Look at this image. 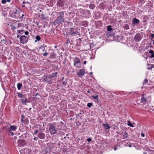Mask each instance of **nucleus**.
Masks as SVG:
<instances>
[{
  "label": "nucleus",
  "instance_id": "1",
  "mask_svg": "<svg viewBox=\"0 0 154 154\" xmlns=\"http://www.w3.org/2000/svg\"><path fill=\"white\" fill-rule=\"evenodd\" d=\"M64 12L65 11H62L58 13L56 20L53 22L54 25H56L57 24L61 23L64 22Z\"/></svg>",
  "mask_w": 154,
  "mask_h": 154
},
{
  "label": "nucleus",
  "instance_id": "2",
  "mask_svg": "<svg viewBox=\"0 0 154 154\" xmlns=\"http://www.w3.org/2000/svg\"><path fill=\"white\" fill-rule=\"evenodd\" d=\"M70 33H69V35H71V37L72 36H75L77 35H79L80 33L78 30L77 27L74 26L69 29Z\"/></svg>",
  "mask_w": 154,
  "mask_h": 154
},
{
  "label": "nucleus",
  "instance_id": "3",
  "mask_svg": "<svg viewBox=\"0 0 154 154\" xmlns=\"http://www.w3.org/2000/svg\"><path fill=\"white\" fill-rule=\"evenodd\" d=\"M73 65L74 66L78 68H80L81 66V61L80 59L78 57H75L73 59Z\"/></svg>",
  "mask_w": 154,
  "mask_h": 154
},
{
  "label": "nucleus",
  "instance_id": "4",
  "mask_svg": "<svg viewBox=\"0 0 154 154\" xmlns=\"http://www.w3.org/2000/svg\"><path fill=\"white\" fill-rule=\"evenodd\" d=\"M49 131L51 135L54 134L57 132V130L55 127L52 123L49 124Z\"/></svg>",
  "mask_w": 154,
  "mask_h": 154
},
{
  "label": "nucleus",
  "instance_id": "5",
  "mask_svg": "<svg viewBox=\"0 0 154 154\" xmlns=\"http://www.w3.org/2000/svg\"><path fill=\"white\" fill-rule=\"evenodd\" d=\"M17 128V126L15 125H11L10 127L8 126H5L4 127V129L6 130V132H11L12 131H16Z\"/></svg>",
  "mask_w": 154,
  "mask_h": 154
},
{
  "label": "nucleus",
  "instance_id": "6",
  "mask_svg": "<svg viewBox=\"0 0 154 154\" xmlns=\"http://www.w3.org/2000/svg\"><path fill=\"white\" fill-rule=\"evenodd\" d=\"M20 41L23 44L27 43L28 40L27 36L24 35H22L19 38Z\"/></svg>",
  "mask_w": 154,
  "mask_h": 154
},
{
  "label": "nucleus",
  "instance_id": "7",
  "mask_svg": "<svg viewBox=\"0 0 154 154\" xmlns=\"http://www.w3.org/2000/svg\"><path fill=\"white\" fill-rule=\"evenodd\" d=\"M143 36L141 35L140 33H136L134 38V41L136 42H140L142 39Z\"/></svg>",
  "mask_w": 154,
  "mask_h": 154
},
{
  "label": "nucleus",
  "instance_id": "8",
  "mask_svg": "<svg viewBox=\"0 0 154 154\" xmlns=\"http://www.w3.org/2000/svg\"><path fill=\"white\" fill-rule=\"evenodd\" d=\"M64 4L65 2L63 0H59L57 3V6L61 8L63 7L64 6Z\"/></svg>",
  "mask_w": 154,
  "mask_h": 154
},
{
  "label": "nucleus",
  "instance_id": "9",
  "mask_svg": "<svg viewBox=\"0 0 154 154\" xmlns=\"http://www.w3.org/2000/svg\"><path fill=\"white\" fill-rule=\"evenodd\" d=\"M25 140L23 139H19L18 140V146L21 147L24 146L25 144Z\"/></svg>",
  "mask_w": 154,
  "mask_h": 154
},
{
  "label": "nucleus",
  "instance_id": "10",
  "mask_svg": "<svg viewBox=\"0 0 154 154\" xmlns=\"http://www.w3.org/2000/svg\"><path fill=\"white\" fill-rule=\"evenodd\" d=\"M19 152L21 154H30L29 153V150L27 148L21 149L19 150Z\"/></svg>",
  "mask_w": 154,
  "mask_h": 154
},
{
  "label": "nucleus",
  "instance_id": "11",
  "mask_svg": "<svg viewBox=\"0 0 154 154\" xmlns=\"http://www.w3.org/2000/svg\"><path fill=\"white\" fill-rule=\"evenodd\" d=\"M11 17L14 18L16 19H18L20 17V16L18 13L16 11L13 13L11 16Z\"/></svg>",
  "mask_w": 154,
  "mask_h": 154
},
{
  "label": "nucleus",
  "instance_id": "12",
  "mask_svg": "<svg viewBox=\"0 0 154 154\" xmlns=\"http://www.w3.org/2000/svg\"><path fill=\"white\" fill-rule=\"evenodd\" d=\"M85 73V69H81L79 70V72L77 73V75L79 77H81L84 75Z\"/></svg>",
  "mask_w": 154,
  "mask_h": 154
},
{
  "label": "nucleus",
  "instance_id": "13",
  "mask_svg": "<svg viewBox=\"0 0 154 154\" xmlns=\"http://www.w3.org/2000/svg\"><path fill=\"white\" fill-rule=\"evenodd\" d=\"M38 138L41 140H44L45 137V134L41 132L38 133Z\"/></svg>",
  "mask_w": 154,
  "mask_h": 154
},
{
  "label": "nucleus",
  "instance_id": "14",
  "mask_svg": "<svg viewBox=\"0 0 154 154\" xmlns=\"http://www.w3.org/2000/svg\"><path fill=\"white\" fill-rule=\"evenodd\" d=\"M132 23L134 25H136L138 24L140 22V20L136 18H133L132 20Z\"/></svg>",
  "mask_w": 154,
  "mask_h": 154
},
{
  "label": "nucleus",
  "instance_id": "15",
  "mask_svg": "<svg viewBox=\"0 0 154 154\" xmlns=\"http://www.w3.org/2000/svg\"><path fill=\"white\" fill-rule=\"evenodd\" d=\"M21 136L23 138L27 139L29 138V137L30 136V134H29L25 133H24Z\"/></svg>",
  "mask_w": 154,
  "mask_h": 154
},
{
  "label": "nucleus",
  "instance_id": "16",
  "mask_svg": "<svg viewBox=\"0 0 154 154\" xmlns=\"http://www.w3.org/2000/svg\"><path fill=\"white\" fill-rule=\"evenodd\" d=\"M57 72H56L55 73H52V74L49 75V76L50 79H51L52 78H55L57 76Z\"/></svg>",
  "mask_w": 154,
  "mask_h": 154
},
{
  "label": "nucleus",
  "instance_id": "17",
  "mask_svg": "<svg viewBox=\"0 0 154 154\" xmlns=\"http://www.w3.org/2000/svg\"><path fill=\"white\" fill-rule=\"evenodd\" d=\"M50 58L52 59H55L56 58V54L54 52H53L50 54Z\"/></svg>",
  "mask_w": 154,
  "mask_h": 154
},
{
  "label": "nucleus",
  "instance_id": "18",
  "mask_svg": "<svg viewBox=\"0 0 154 154\" xmlns=\"http://www.w3.org/2000/svg\"><path fill=\"white\" fill-rule=\"evenodd\" d=\"M88 25V22L87 21H83L82 23V25L85 27H87Z\"/></svg>",
  "mask_w": 154,
  "mask_h": 154
},
{
  "label": "nucleus",
  "instance_id": "19",
  "mask_svg": "<svg viewBox=\"0 0 154 154\" xmlns=\"http://www.w3.org/2000/svg\"><path fill=\"white\" fill-rule=\"evenodd\" d=\"M17 94H18V97L19 98H22L26 96L25 94H23L17 92Z\"/></svg>",
  "mask_w": 154,
  "mask_h": 154
},
{
  "label": "nucleus",
  "instance_id": "20",
  "mask_svg": "<svg viewBox=\"0 0 154 154\" xmlns=\"http://www.w3.org/2000/svg\"><path fill=\"white\" fill-rule=\"evenodd\" d=\"M103 125L105 129L106 130L110 128V127L108 123L103 124Z\"/></svg>",
  "mask_w": 154,
  "mask_h": 154
},
{
  "label": "nucleus",
  "instance_id": "21",
  "mask_svg": "<svg viewBox=\"0 0 154 154\" xmlns=\"http://www.w3.org/2000/svg\"><path fill=\"white\" fill-rule=\"evenodd\" d=\"M45 78L43 79V82H45V81H47L48 82V81L50 79V78H49V75L48 76H44Z\"/></svg>",
  "mask_w": 154,
  "mask_h": 154
},
{
  "label": "nucleus",
  "instance_id": "22",
  "mask_svg": "<svg viewBox=\"0 0 154 154\" xmlns=\"http://www.w3.org/2000/svg\"><path fill=\"white\" fill-rule=\"evenodd\" d=\"M128 138V133L126 132H125L124 133L123 135V138L124 139H127Z\"/></svg>",
  "mask_w": 154,
  "mask_h": 154
},
{
  "label": "nucleus",
  "instance_id": "23",
  "mask_svg": "<svg viewBox=\"0 0 154 154\" xmlns=\"http://www.w3.org/2000/svg\"><path fill=\"white\" fill-rule=\"evenodd\" d=\"M146 102V99L144 98L143 95H142L141 97L140 102L141 103H144Z\"/></svg>",
  "mask_w": 154,
  "mask_h": 154
},
{
  "label": "nucleus",
  "instance_id": "24",
  "mask_svg": "<svg viewBox=\"0 0 154 154\" xmlns=\"http://www.w3.org/2000/svg\"><path fill=\"white\" fill-rule=\"evenodd\" d=\"M123 27L124 29L126 30H128L130 29L129 25L128 24H125Z\"/></svg>",
  "mask_w": 154,
  "mask_h": 154
},
{
  "label": "nucleus",
  "instance_id": "25",
  "mask_svg": "<svg viewBox=\"0 0 154 154\" xmlns=\"http://www.w3.org/2000/svg\"><path fill=\"white\" fill-rule=\"evenodd\" d=\"M149 53L151 54V56H150L151 58H152L154 57V52L153 50H150L149 51Z\"/></svg>",
  "mask_w": 154,
  "mask_h": 154
},
{
  "label": "nucleus",
  "instance_id": "26",
  "mask_svg": "<svg viewBox=\"0 0 154 154\" xmlns=\"http://www.w3.org/2000/svg\"><path fill=\"white\" fill-rule=\"evenodd\" d=\"M17 86L18 89L20 90L22 86V84L21 83H18L17 84Z\"/></svg>",
  "mask_w": 154,
  "mask_h": 154
},
{
  "label": "nucleus",
  "instance_id": "27",
  "mask_svg": "<svg viewBox=\"0 0 154 154\" xmlns=\"http://www.w3.org/2000/svg\"><path fill=\"white\" fill-rule=\"evenodd\" d=\"M23 123L26 125L28 124V123H29V121L28 119L27 118L24 120Z\"/></svg>",
  "mask_w": 154,
  "mask_h": 154
},
{
  "label": "nucleus",
  "instance_id": "28",
  "mask_svg": "<svg viewBox=\"0 0 154 154\" xmlns=\"http://www.w3.org/2000/svg\"><path fill=\"white\" fill-rule=\"evenodd\" d=\"M95 5L93 4H91L89 6L90 9H93L95 8Z\"/></svg>",
  "mask_w": 154,
  "mask_h": 154
},
{
  "label": "nucleus",
  "instance_id": "29",
  "mask_svg": "<svg viewBox=\"0 0 154 154\" xmlns=\"http://www.w3.org/2000/svg\"><path fill=\"white\" fill-rule=\"evenodd\" d=\"M11 0H2L1 2L3 4H5L7 2H10Z\"/></svg>",
  "mask_w": 154,
  "mask_h": 154
},
{
  "label": "nucleus",
  "instance_id": "30",
  "mask_svg": "<svg viewBox=\"0 0 154 154\" xmlns=\"http://www.w3.org/2000/svg\"><path fill=\"white\" fill-rule=\"evenodd\" d=\"M127 124L128 126H129L131 127H134V126L132 125L131 121H128V122Z\"/></svg>",
  "mask_w": 154,
  "mask_h": 154
},
{
  "label": "nucleus",
  "instance_id": "31",
  "mask_svg": "<svg viewBox=\"0 0 154 154\" xmlns=\"http://www.w3.org/2000/svg\"><path fill=\"white\" fill-rule=\"evenodd\" d=\"M35 39L36 40L35 41V42H36L37 41H39L40 39V37L39 35H37L35 37Z\"/></svg>",
  "mask_w": 154,
  "mask_h": 154
},
{
  "label": "nucleus",
  "instance_id": "32",
  "mask_svg": "<svg viewBox=\"0 0 154 154\" xmlns=\"http://www.w3.org/2000/svg\"><path fill=\"white\" fill-rule=\"evenodd\" d=\"M107 30L108 31H111L113 29L111 28V26L109 25L107 26Z\"/></svg>",
  "mask_w": 154,
  "mask_h": 154
},
{
  "label": "nucleus",
  "instance_id": "33",
  "mask_svg": "<svg viewBox=\"0 0 154 154\" xmlns=\"http://www.w3.org/2000/svg\"><path fill=\"white\" fill-rule=\"evenodd\" d=\"M29 102V101H28L27 98L25 97L23 102V104H26V103Z\"/></svg>",
  "mask_w": 154,
  "mask_h": 154
},
{
  "label": "nucleus",
  "instance_id": "34",
  "mask_svg": "<svg viewBox=\"0 0 154 154\" xmlns=\"http://www.w3.org/2000/svg\"><path fill=\"white\" fill-rule=\"evenodd\" d=\"M87 106L89 108L93 106V103H88L87 105Z\"/></svg>",
  "mask_w": 154,
  "mask_h": 154
},
{
  "label": "nucleus",
  "instance_id": "35",
  "mask_svg": "<svg viewBox=\"0 0 154 154\" xmlns=\"http://www.w3.org/2000/svg\"><path fill=\"white\" fill-rule=\"evenodd\" d=\"M66 23L68 26H71L72 25V23L70 21L66 22Z\"/></svg>",
  "mask_w": 154,
  "mask_h": 154
},
{
  "label": "nucleus",
  "instance_id": "36",
  "mask_svg": "<svg viewBox=\"0 0 154 154\" xmlns=\"http://www.w3.org/2000/svg\"><path fill=\"white\" fill-rule=\"evenodd\" d=\"M148 67L147 69H151L152 68V67H151V64H147Z\"/></svg>",
  "mask_w": 154,
  "mask_h": 154
},
{
  "label": "nucleus",
  "instance_id": "37",
  "mask_svg": "<svg viewBox=\"0 0 154 154\" xmlns=\"http://www.w3.org/2000/svg\"><path fill=\"white\" fill-rule=\"evenodd\" d=\"M40 130H41V129H39V130H36L34 131V133L33 134V135H35L37 132H38Z\"/></svg>",
  "mask_w": 154,
  "mask_h": 154
},
{
  "label": "nucleus",
  "instance_id": "38",
  "mask_svg": "<svg viewBox=\"0 0 154 154\" xmlns=\"http://www.w3.org/2000/svg\"><path fill=\"white\" fill-rule=\"evenodd\" d=\"M91 97L94 99L95 100H97L98 98V95H97L96 96H91Z\"/></svg>",
  "mask_w": 154,
  "mask_h": 154
},
{
  "label": "nucleus",
  "instance_id": "39",
  "mask_svg": "<svg viewBox=\"0 0 154 154\" xmlns=\"http://www.w3.org/2000/svg\"><path fill=\"white\" fill-rule=\"evenodd\" d=\"M148 82V80L147 79H145L143 82V85L146 84Z\"/></svg>",
  "mask_w": 154,
  "mask_h": 154
},
{
  "label": "nucleus",
  "instance_id": "40",
  "mask_svg": "<svg viewBox=\"0 0 154 154\" xmlns=\"http://www.w3.org/2000/svg\"><path fill=\"white\" fill-rule=\"evenodd\" d=\"M69 40L68 38H66V42H65V43L66 44H68L69 43Z\"/></svg>",
  "mask_w": 154,
  "mask_h": 154
},
{
  "label": "nucleus",
  "instance_id": "41",
  "mask_svg": "<svg viewBox=\"0 0 154 154\" xmlns=\"http://www.w3.org/2000/svg\"><path fill=\"white\" fill-rule=\"evenodd\" d=\"M150 36L151 37V40L153 41V38L154 37V34H151L150 35Z\"/></svg>",
  "mask_w": 154,
  "mask_h": 154
},
{
  "label": "nucleus",
  "instance_id": "42",
  "mask_svg": "<svg viewBox=\"0 0 154 154\" xmlns=\"http://www.w3.org/2000/svg\"><path fill=\"white\" fill-rule=\"evenodd\" d=\"M7 133H10V135H11L12 136H13L14 135V133L12 132V131L11 132H6Z\"/></svg>",
  "mask_w": 154,
  "mask_h": 154
},
{
  "label": "nucleus",
  "instance_id": "43",
  "mask_svg": "<svg viewBox=\"0 0 154 154\" xmlns=\"http://www.w3.org/2000/svg\"><path fill=\"white\" fill-rule=\"evenodd\" d=\"M11 29L13 30L15 29L16 28L15 26L12 25L11 26Z\"/></svg>",
  "mask_w": 154,
  "mask_h": 154
},
{
  "label": "nucleus",
  "instance_id": "44",
  "mask_svg": "<svg viewBox=\"0 0 154 154\" xmlns=\"http://www.w3.org/2000/svg\"><path fill=\"white\" fill-rule=\"evenodd\" d=\"M26 97V96L25 97H24L22 98V99H21L20 100V101L21 102V103H23V102L25 97Z\"/></svg>",
  "mask_w": 154,
  "mask_h": 154
},
{
  "label": "nucleus",
  "instance_id": "45",
  "mask_svg": "<svg viewBox=\"0 0 154 154\" xmlns=\"http://www.w3.org/2000/svg\"><path fill=\"white\" fill-rule=\"evenodd\" d=\"M48 53L46 52H45V53H43L42 54V55L44 56H47L48 55Z\"/></svg>",
  "mask_w": 154,
  "mask_h": 154
},
{
  "label": "nucleus",
  "instance_id": "46",
  "mask_svg": "<svg viewBox=\"0 0 154 154\" xmlns=\"http://www.w3.org/2000/svg\"><path fill=\"white\" fill-rule=\"evenodd\" d=\"M38 137H34L33 138V139L34 140L36 141L38 140Z\"/></svg>",
  "mask_w": 154,
  "mask_h": 154
},
{
  "label": "nucleus",
  "instance_id": "47",
  "mask_svg": "<svg viewBox=\"0 0 154 154\" xmlns=\"http://www.w3.org/2000/svg\"><path fill=\"white\" fill-rule=\"evenodd\" d=\"M17 31L19 33H21L22 32H23V31H24V30H18Z\"/></svg>",
  "mask_w": 154,
  "mask_h": 154
},
{
  "label": "nucleus",
  "instance_id": "48",
  "mask_svg": "<svg viewBox=\"0 0 154 154\" xmlns=\"http://www.w3.org/2000/svg\"><path fill=\"white\" fill-rule=\"evenodd\" d=\"M47 82H49L50 84H51L52 83V80L51 79L49 80Z\"/></svg>",
  "mask_w": 154,
  "mask_h": 154
},
{
  "label": "nucleus",
  "instance_id": "49",
  "mask_svg": "<svg viewBox=\"0 0 154 154\" xmlns=\"http://www.w3.org/2000/svg\"><path fill=\"white\" fill-rule=\"evenodd\" d=\"M91 140V138H89L87 139V140L89 142H90Z\"/></svg>",
  "mask_w": 154,
  "mask_h": 154
},
{
  "label": "nucleus",
  "instance_id": "50",
  "mask_svg": "<svg viewBox=\"0 0 154 154\" xmlns=\"http://www.w3.org/2000/svg\"><path fill=\"white\" fill-rule=\"evenodd\" d=\"M29 34V32L27 31H26L25 32V34L26 35H28V34Z\"/></svg>",
  "mask_w": 154,
  "mask_h": 154
},
{
  "label": "nucleus",
  "instance_id": "51",
  "mask_svg": "<svg viewBox=\"0 0 154 154\" xmlns=\"http://www.w3.org/2000/svg\"><path fill=\"white\" fill-rule=\"evenodd\" d=\"M24 16V14H23L22 15V16L21 17H20V18H19V19H22V18H23V17Z\"/></svg>",
  "mask_w": 154,
  "mask_h": 154
},
{
  "label": "nucleus",
  "instance_id": "52",
  "mask_svg": "<svg viewBox=\"0 0 154 154\" xmlns=\"http://www.w3.org/2000/svg\"><path fill=\"white\" fill-rule=\"evenodd\" d=\"M66 82L65 81H63L62 82V84L64 85H66Z\"/></svg>",
  "mask_w": 154,
  "mask_h": 154
},
{
  "label": "nucleus",
  "instance_id": "53",
  "mask_svg": "<svg viewBox=\"0 0 154 154\" xmlns=\"http://www.w3.org/2000/svg\"><path fill=\"white\" fill-rule=\"evenodd\" d=\"M21 118L22 119H23L25 118V116L23 115H21Z\"/></svg>",
  "mask_w": 154,
  "mask_h": 154
},
{
  "label": "nucleus",
  "instance_id": "54",
  "mask_svg": "<svg viewBox=\"0 0 154 154\" xmlns=\"http://www.w3.org/2000/svg\"><path fill=\"white\" fill-rule=\"evenodd\" d=\"M21 24H22V23L20 24V23H18V27H20L21 26Z\"/></svg>",
  "mask_w": 154,
  "mask_h": 154
},
{
  "label": "nucleus",
  "instance_id": "55",
  "mask_svg": "<svg viewBox=\"0 0 154 154\" xmlns=\"http://www.w3.org/2000/svg\"><path fill=\"white\" fill-rule=\"evenodd\" d=\"M117 149V146H115L114 147V150L115 151Z\"/></svg>",
  "mask_w": 154,
  "mask_h": 154
},
{
  "label": "nucleus",
  "instance_id": "56",
  "mask_svg": "<svg viewBox=\"0 0 154 154\" xmlns=\"http://www.w3.org/2000/svg\"><path fill=\"white\" fill-rule=\"evenodd\" d=\"M141 135L142 137H144L145 136V134L143 133H141Z\"/></svg>",
  "mask_w": 154,
  "mask_h": 154
},
{
  "label": "nucleus",
  "instance_id": "57",
  "mask_svg": "<svg viewBox=\"0 0 154 154\" xmlns=\"http://www.w3.org/2000/svg\"><path fill=\"white\" fill-rule=\"evenodd\" d=\"M86 11L88 13V14H90V11L88 10H87Z\"/></svg>",
  "mask_w": 154,
  "mask_h": 154
},
{
  "label": "nucleus",
  "instance_id": "58",
  "mask_svg": "<svg viewBox=\"0 0 154 154\" xmlns=\"http://www.w3.org/2000/svg\"><path fill=\"white\" fill-rule=\"evenodd\" d=\"M35 98L36 100H38L39 99V98L37 96H35Z\"/></svg>",
  "mask_w": 154,
  "mask_h": 154
},
{
  "label": "nucleus",
  "instance_id": "59",
  "mask_svg": "<svg viewBox=\"0 0 154 154\" xmlns=\"http://www.w3.org/2000/svg\"><path fill=\"white\" fill-rule=\"evenodd\" d=\"M151 67H152V68L154 67V65L153 64H151Z\"/></svg>",
  "mask_w": 154,
  "mask_h": 154
},
{
  "label": "nucleus",
  "instance_id": "60",
  "mask_svg": "<svg viewBox=\"0 0 154 154\" xmlns=\"http://www.w3.org/2000/svg\"><path fill=\"white\" fill-rule=\"evenodd\" d=\"M47 47V46L46 45H45V46H44V49L43 50V51H44V50H45V47Z\"/></svg>",
  "mask_w": 154,
  "mask_h": 154
},
{
  "label": "nucleus",
  "instance_id": "61",
  "mask_svg": "<svg viewBox=\"0 0 154 154\" xmlns=\"http://www.w3.org/2000/svg\"><path fill=\"white\" fill-rule=\"evenodd\" d=\"M84 63L85 64H86V61H85L84 62Z\"/></svg>",
  "mask_w": 154,
  "mask_h": 154
},
{
  "label": "nucleus",
  "instance_id": "62",
  "mask_svg": "<svg viewBox=\"0 0 154 154\" xmlns=\"http://www.w3.org/2000/svg\"><path fill=\"white\" fill-rule=\"evenodd\" d=\"M23 121H24V120H23V119H21V122H22L23 123Z\"/></svg>",
  "mask_w": 154,
  "mask_h": 154
},
{
  "label": "nucleus",
  "instance_id": "63",
  "mask_svg": "<svg viewBox=\"0 0 154 154\" xmlns=\"http://www.w3.org/2000/svg\"><path fill=\"white\" fill-rule=\"evenodd\" d=\"M90 91L89 90H88L87 91V92L88 93H90Z\"/></svg>",
  "mask_w": 154,
  "mask_h": 154
},
{
  "label": "nucleus",
  "instance_id": "64",
  "mask_svg": "<svg viewBox=\"0 0 154 154\" xmlns=\"http://www.w3.org/2000/svg\"><path fill=\"white\" fill-rule=\"evenodd\" d=\"M152 41H153V44L154 45V40H153Z\"/></svg>",
  "mask_w": 154,
  "mask_h": 154
}]
</instances>
